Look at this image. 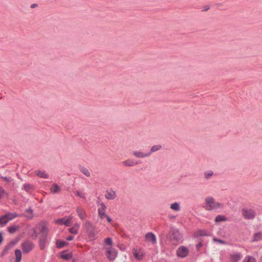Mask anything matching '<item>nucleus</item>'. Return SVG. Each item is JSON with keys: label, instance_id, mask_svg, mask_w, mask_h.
Segmentation results:
<instances>
[{"label": "nucleus", "instance_id": "c756f323", "mask_svg": "<svg viewBox=\"0 0 262 262\" xmlns=\"http://www.w3.org/2000/svg\"><path fill=\"white\" fill-rule=\"evenodd\" d=\"M18 229V226H11L8 228V231L10 233H15Z\"/></svg>", "mask_w": 262, "mask_h": 262}, {"label": "nucleus", "instance_id": "f257e3e1", "mask_svg": "<svg viewBox=\"0 0 262 262\" xmlns=\"http://www.w3.org/2000/svg\"><path fill=\"white\" fill-rule=\"evenodd\" d=\"M49 232V229L46 225H42L40 230L41 235L39 239V246L40 250H42L45 248L46 244L47 241V236Z\"/></svg>", "mask_w": 262, "mask_h": 262}, {"label": "nucleus", "instance_id": "79ce46f5", "mask_svg": "<svg viewBox=\"0 0 262 262\" xmlns=\"http://www.w3.org/2000/svg\"><path fill=\"white\" fill-rule=\"evenodd\" d=\"M5 193L4 189L2 187L0 186V199L2 198V197L4 195V194Z\"/></svg>", "mask_w": 262, "mask_h": 262}, {"label": "nucleus", "instance_id": "473e14b6", "mask_svg": "<svg viewBox=\"0 0 262 262\" xmlns=\"http://www.w3.org/2000/svg\"><path fill=\"white\" fill-rule=\"evenodd\" d=\"M213 172L212 171H210L209 172L205 171L204 172V177L205 179L209 180L210 178L213 175Z\"/></svg>", "mask_w": 262, "mask_h": 262}, {"label": "nucleus", "instance_id": "423d86ee", "mask_svg": "<svg viewBox=\"0 0 262 262\" xmlns=\"http://www.w3.org/2000/svg\"><path fill=\"white\" fill-rule=\"evenodd\" d=\"M117 255V251L112 247L106 248V256L110 260H114Z\"/></svg>", "mask_w": 262, "mask_h": 262}, {"label": "nucleus", "instance_id": "2f4dec72", "mask_svg": "<svg viewBox=\"0 0 262 262\" xmlns=\"http://www.w3.org/2000/svg\"><path fill=\"white\" fill-rule=\"evenodd\" d=\"M243 262H256L255 258L252 256H247L243 260Z\"/></svg>", "mask_w": 262, "mask_h": 262}, {"label": "nucleus", "instance_id": "c85d7f7f", "mask_svg": "<svg viewBox=\"0 0 262 262\" xmlns=\"http://www.w3.org/2000/svg\"><path fill=\"white\" fill-rule=\"evenodd\" d=\"M23 189L26 191L29 192L30 190L34 189V186L30 184H25L23 185Z\"/></svg>", "mask_w": 262, "mask_h": 262}, {"label": "nucleus", "instance_id": "f03ea898", "mask_svg": "<svg viewBox=\"0 0 262 262\" xmlns=\"http://www.w3.org/2000/svg\"><path fill=\"white\" fill-rule=\"evenodd\" d=\"M86 232L91 240L96 238L97 233L95 226L89 221H86L84 224Z\"/></svg>", "mask_w": 262, "mask_h": 262}, {"label": "nucleus", "instance_id": "5701e85b", "mask_svg": "<svg viewBox=\"0 0 262 262\" xmlns=\"http://www.w3.org/2000/svg\"><path fill=\"white\" fill-rule=\"evenodd\" d=\"M15 255L16 256L15 262H20L21 259L22 253L20 250L16 249L15 251Z\"/></svg>", "mask_w": 262, "mask_h": 262}, {"label": "nucleus", "instance_id": "e433bc0d", "mask_svg": "<svg viewBox=\"0 0 262 262\" xmlns=\"http://www.w3.org/2000/svg\"><path fill=\"white\" fill-rule=\"evenodd\" d=\"M105 243L109 246H112L113 244V241L111 237H107L104 240Z\"/></svg>", "mask_w": 262, "mask_h": 262}, {"label": "nucleus", "instance_id": "6ab92c4d", "mask_svg": "<svg viewBox=\"0 0 262 262\" xmlns=\"http://www.w3.org/2000/svg\"><path fill=\"white\" fill-rule=\"evenodd\" d=\"M20 216V215L16 213L8 212L5 214V216L7 217L9 221Z\"/></svg>", "mask_w": 262, "mask_h": 262}, {"label": "nucleus", "instance_id": "412c9836", "mask_svg": "<svg viewBox=\"0 0 262 262\" xmlns=\"http://www.w3.org/2000/svg\"><path fill=\"white\" fill-rule=\"evenodd\" d=\"M35 172L37 176H38L40 178L48 179L49 177V174L47 173H46L45 171H41L40 170H36L35 171Z\"/></svg>", "mask_w": 262, "mask_h": 262}, {"label": "nucleus", "instance_id": "a211bd4d", "mask_svg": "<svg viewBox=\"0 0 262 262\" xmlns=\"http://www.w3.org/2000/svg\"><path fill=\"white\" fill-rule=\"evenodd\" d=\"M60 190V187L56 183L53 184L50 188V191L53 193H57Z\"/></svg>", "mask_w": 262, "mask_h": 262}, {"label": "nucleus", "instance_id": "dca6fc26", "mask_svg": "<svg viewBox=\"0 0 262 262\" xmlns=\"http://www.w3.org/2000/svg\"><path fill=\"white\" fill-rule=\"evenodd\" d=\"M105 197L107 200H114L116 197V192L114 191H106L105 194Z\"/></svg>", "mask_w": 262, "mask_h": 262}, {"label": "nucleus", "instance_id": "3c124183", "mask_svg": "<svg viewBox=\"0 0 262 262\" xmlns=\"http://www.w3.org/2000/svg\"><path fill=\"white\" fill-rule=\"evenodd\" d=\"M37 6H38V5L37 4H32L31 5L30 7H31V8L33 9V8L37 7Z\"/></svg>", "mask_w": 262, "mask_h": 262}, {"label": "nucleus", "instance_id": "20e7f679", "mask_svg": "<svg viewBox=\"0 0 262 262\" xmlns=\"http://www.w3.org/2000/svg\"><path fill=\"white\" fill-rule=\"evenodd\" d=\"M242 213L243 217L246 220H253L255 218L256 213L253 209H247L243 208L242 210Z\"/></svg>", "mask_w": 262, "mask_h": 262}, {"label": "nucleus", "instance_id": "39448f33", "mask_svg": "<svg viewBox=\"0 0 262 262\" xmlns=\"http://www.w3.org/2000/svg\"><path fill=\"white\" fill-rule=\"evenodd\" d=\"M34 244L29 241H26L22 243L21 248L24 253L30 252L34 248Z\"/></svg>", "mask_w": 262, "mask_h": 262}, {"label": "nucleus", "instance_id": "603ef678", "mask_svg": "<svg viewBox=\"0 0 262 262\" xmlns=\"http://www.w3.org/2000/svg\"><path fill=\"white\" fill-rule=\"evenodd\" d=\"M3 240H4V238H3V237L2 235V233H0V245L3 242Z\"/></svg>", "mask_w": 262, "mask_h": 262}, {"label": "nucleus", "instance_id": "58836bf2", "mask_svg": "<svg viewBox=\"0 0 262 262\" xmlns=\"http://www.w3.org/2000/svg\"><path fill=\"white\" fill-rule=\"evenodd\" d=\"M221 207H222V205L221 203H219V202H216V203L215 202L214 206H213V207H212V210L214 209H217Z\"/></svg>", "mask_w": 262, "mask_h": 262}, {"label": "nucleus", "instance_id": "de8ad7c7", "mask_svg": "<svg viewBox=\"0 0 262 262\" xmlns=\"http://www.w3.org/2000/svg\"><path fill=\"white\" fill-rule=\"evenodd\" d=\"M214 240L215 241H217L220 244H225V241L221 240V239L214 238Z\"/></svg>", "mask_w": 262, "mask_h": 262}, {"label": "nucleus", "instance_id": "ea45409f", "mask_svg": "<svg viewBox=\"0 0 262 262\" xmlns=\"http://www.w3.org/2000/svg\"><path fill=\"white\" fill-rule=\"evenodd\" d=\"M1 178L3 180L6 181L7 182H10L11 181V178H8L7 177H4V176H1Z\"/></svg>", "mask_w": 262, "mask_h": 262}, {"label": "nucleus", "instance_id": "a878e982", "mask_svg": "<svg viewBox=\"0 0 262 262\" xmlns=\"http://www.w3.org/2000/svg\"><path fill=\"white\" fill-rule=\"evenodd\" d=\"M8 222V219L7 217L5 216V215L0 216V225H1V226L3 227L5 226Z\"/></svg>", "mask_w": 262, "mask_h": 262}, {"label": "nucleus", "instance_id": "9d476101", "mask_svg": "<svg viewBox=\"0 0 262 262\" xmlns=\"http://www.w3.org/2000/svg\"><path fill=\"white\" fill-rule=\"evenodd\" d=\"M145 238L147 242H150L152 244H155L157 243L156 235L152 232L147 233L145 235Z\"/></svg>", "mask_w": 262, "mask_h": 262}, {"label": "nucleus", "instance_id": "1a4fd4ad", "mask_svg": "<svg viewBox=\"0 0 262 262\" xmlns=\"http://www.w3.org/2000/svg\"><path fill=\"white\" fill-rule=\"evenodd\" d=\"M206 206H204V208L206 210H212V207L214 206L215 204L214 200L212 197H207L205 199Z\"/></svg>", "mask_w": 262, "mask_h": 262}, {"label": "nucleus", "instance_id": "393cba45", "mask_svg": "<svg viewBox=\"0 0 262 262\" xmlns=\"http://www.w3.org/2000/svg\"><path fill=\"white\" fill-rule=\"evenodd\" d=\"M170 207L172 210L176 211H180L181 209L180 204L178 202L171 204Z\"/></svg>", "mask_w": 262, "mask_h": 262}, {"label": "nucleus", "instance_id": "b1692460", "mask_svg": "<svg viewBox=\"0 0 262 262\" xmlns=\"http://www.w3.org/2000/svg\"><path fill=\"white\" fill-rule=\"evenodd\" d=\"M162 148V146L161 145H155L152 146L149 152H147V154H149V156L151 155V154L152 152H156L159 150H160Z\"/></svg>", "mask_w": 262, "mask_h": 262}, {"label": "nucleus", "instance_id": "09e8293b", "mask_svg": "<svg viewBox=\"0 0 262 262\" xmlns=\"http://www.w3.org/2000/svg\"><path fill=\"white\" fill-rule=\"evenodd\" d=\"M73 227H74L75 228L78 230V229L80 227V225L78 223H75Z\"/></svg>", "mask_w": 262, "mask_h": 262}, {"label": "nucleus", "instance_id": "5fc2aeb1", "mask_svg": "<svg viewBox=\"0 0 262 262\" xmlns=\"http://www.w3.org/2000/svg\"><path fill=\"white\" fill-rule=\"evenodd\" d=\"M6 254L5 253H4V252H2V254H1V256L2 257H3Z\"/></svg>", "mask_w": 262, "mask_h": 262}, {"label": "nucleus", "instance_id": "ddd939ff", "mask_svg": "<svg viewBox=\"0 0 262 262\" xmlns=\"http://www.w3.org/2000/svg\"><path fill=\"white\" fill-rule=\"evenodd\" d=\"M20 215L31 220L33 217V210L31 207H30L25 210V214H22Z\"/></svg>", "mask_w": 262, "mask_h": 262}, {"label": "nucleus", "instance_id": "f3484780", "mask_svg": "<svg viewBox=\"0 0 262 262\" xmlns=\"http://www.w3.org/2000/svg\"><path fill=\"white\" fill-rule=\"evenodd\" d=\"M138 164V162H135L133 160L128 159L123 162V164L124 166L132 167Z\"/></svg>", "mask_w": 262, "mask_h": 262}, {"label": "nucleus", "instance_id": "8fccbe9b", "mask_svg": "<svg viewBox=\"0 0 262 262\" xmlns=\"http://www.w3.org/2000/svg\"><path fill=\"white\" fill-rule=\"evenodd\" d=\"M74 239V236H72V235H70V236H69L67 238V239L69 241H72L73 239Z\"/></svg>", "mask_w": 262, "mask_h": 262}, {"label": "nucleus", "instance_id": "f704fd0d", "mask_svg": "<svg viewBox=\"0 0 262 262\" xmlns=\"http://www.w3.org/2000/svg\"><path fill=\"white\" fill-rule=\"evenodd\" d=\"M133 254L135 256V257L138 259V260H141L142 259L143 256L142 255H139V254L135 250H134L133 251Z\"/></svg>", "mask_w": 262, "mask_h": 262}, {"label": "nucleus", "instance_id": "4be33fe9", "mask_svg": "<svg viewBox=\"0 0 262 262\" xmlns=\"http://www.w3.org/2000/svg\"><path fill=\"white\" fill-rule=\"evenodd\" d=\"M262 239V232H256L253 235L252 242H257Z\"/></svg>", "mask_w": 262, "mask_h": 262}, {"label": "nucleus", "instance_id": "37998d69", "mask_svg": "<svg viewBox=\"0 0 262 262\" xmlns=\"http://www.w3.org/2000/svg\"><path fill=\"white\" fill-rule=\"evenodd\" d=\"M98 209H101L102 210H106V206L104 204V203H102L100 204V207L98 208Z\"/></svg>", "mask_w": 262, "mask_h": 262}, {"label": "nucleus", "instance_id": "4c0bfd02", "mask_svg": "<svg viewBox=\"0 0 262 262\" xmlns=\"http://www.w3.org/2000/svg\"><path fill=\"white\" fill-rule=\"evenodd\" d=\"M69 232L72 234H77L78 233V230L75 228L74 227H72V228H70L69 229Z\"/></svg>", "mask_w": 262, "mask_h": 262}, {"label": "nucleus", "instance_id": "c9c22d12", "mask_svg": "<svg viewBox=\"0 0 262 262\" xmlns=\"http://www.w3.org/2000/svg\"><path fill=\"white\" fill-rule=\"evenodd\" d=\"M198 235L199 236H208L209 234L206 233L205 230H199L198 231Z\"/></svg>", "mask_w": 262, "mask_h": 262}, {"label": "nucleus", "instance_id": "f8f14e48", "mask_svg": "<svg viewBox=\"0 0 262 262\" xmlns=\"http://www.w3.org/2000/svg\"><path fill=\"white\" fill-rule=\"evenodd\" d=\"M76 212L78 214V216L81 220H84L86 218V212L82 208L80 207H77L76 208Z\"/></svg>", "mask_w": 262, "mask_h": 262}, {"label": "nucleus", "instance_id": "9b49d317", "mask_svg": "<svg viewBox=\"0 0 262 262\" xmlns=\"http://www.w3.org/2000/svg\"><path fill=\"white\" fill-rule=\"evenodd\" d=\"M132 155L138 158H144L149 157V154H147V152L144 153L139 150L133 151Z\"/></svg>", "mask_w": 262, "mask_h": 262}, {"label": "nucleus", "instance_id": "a18cd8bd", "mask_svg": "<svg viewBox=\"0 0 262 262\" xmlns=\"http://www.w3.org/2000/svg\"><path fill=\"white\" fill-rule=\"evenodd\" d=\"M32 237L34 238H36L37 236H38V234L36 232V231L35 229H34V232L32 235Z\"/></svg>", "mask_w": 262, "mask_h": 262}, {"label": "nucleus", "instance_id": "c03bdc74", "mask_svg": "<svg viewBox=\"0 0 262 262\" xmlns=\"http://www.w3.org/2000/svg\"><path fill=\"white\" fill-rule=\"evenodd\" d=\"M203 246V244L200 242L196 245V249L197 250H199L200 248Z\"/></svg>", "mask_w": 262, "mask_h": 262}, {"label": "nucleus", "instance_id": "49530a36", "mask_svg": "<svg viewBox=\"0 0 262 262\" xmlns=\"http://www.w3.org/2000/svg\"><path fill=\"white\" fill-rule=\"evenodd\" d=\"M106 218V220H107V221L108 222V223H111V222L112 221V219L110 217V216H108V215H105V216Z\"/></svg>", "mask_w": 262, "mask_h": 262}, {"label": "nucleus", "instance_id": "4468645a", "mask_svg": "<svg viewBox=\"0 0 262 262\" xmlns=\"http://www.w3.org/2000/svg\"><path fill=\"white\" fill-rule=\"evenodd\" d=\"M60 258L66 260H69L72 257V253H68L67 250H64L60 252Z\"/></svg>", "mask_w": 262, "mask_h": 262}, {"label": "nucleus", "instance_id": "0eeeda50", "mask_svg": "<svg viewBox=\"0 0 262 262\" xmlns=\"http://www.w3.org/2000/svg\"><path fill=\"white\" fill-rule=\"evenodd\" d=\"M189 253L188 249L185 246H180L177 251V256L179 257L184 258L186 257Z\"/></svg>", "mask_w": 262, "mask_h": 262}, {"label": "nucleus", "instance_id": "864d4df0", "mask_svg": "<svg viewBox=\"0 0 262 262\" xmlns=\"http://www.w3.org/2000/svg\"><path fill=\"white\" fill-rule=\"evenodd\" d=\"M3 251L4 252V253H5L6 254H7L9 251H8L6 249L4 248Z\"/></svg>", "mask_w": 262, "mask_h": 262}, {"label": "nucleus", "instance_id": "6e6552de", "mask_svg": "<svg viewBox=\"0 0 262 262\" xmlns=\"http://www.w3.org/2000/svg\"><path fill=\"white\" fill-rule=\"evenodd\" d=\"M73 216H65L63 218L59 219L56 221V223L60 225H65L67 227L70 226V222Z\"/></svg>", "mask_w": 262, "mask_h": 262}, {"label": "nucleus", "instance_id": "7ed1b4c3", "mask_svg": "<svg viewBox=\"0 0 262 262\" xmlns=\"http://www.w3.org/2000/svg\"><path fill=\"white\" fill-rule=\"evenodd\" d=\"M170 240L172 242H179L181 241L182 234L180 231L176 228H172L169 232Z\"/></svg>", "mask_w": 262, "mask_h": 262}, {"label": "nucleus", "instance_id": "7c9ffc66", "mask_svg": "<svg viewBox=\"0 0 262 262\" xmlns=\"http://www.w3.org/2000/svg\"><path fill=\"white\" fill-rule=\"evenodd\" d=\"M227 221V218L223 215H218L215 219V222H221Z\"/></svg>", "mask_w": 262, "mask_h": 262}, {"label": "nucleus", "instance_id": "aec40b11", "mask_svg": "<svg viewBox=\"0 0 262 262\" xmlns=\"http://www.w3.org/2000/svg\"><path fill=\"white\" fill-rule=\"evenodd\" d=\"M69 243L67 242L57 240L56 241V247L58 249H61L64 247L66 246H67Z\"/></svg>", "mask_w": 262, "mask_h": 262}, {"label": "nucleus", "instance_id": "2eb2a0df", "mask_svg": "<svg viewBox=\"0 0 262 262\" xmlns=\"http://www.w3.org/2000/svg\"><path fill=\"white\" fill-rule=\"evenodd\" d=\"M242 255L239 252H237L231 255V261L232 262H238L242 258Z\"/></svg>", "mask_w": 262, "mask_h": 262}, {"label": "nucleus", "instance_id": "72a5a7b5", "mask_svg": "<svg viewBox=\"0 0 262 262\" xmlns=\"http://www.w3.org/2000/svg\"><path fill=\"white\" fill-rule=\"evenodd\" d=\"M98 215L101 219H103L107 214H105V210L98 209Z\"/></svg>", "mask_w": 262, "mask_h": 262}, {"label": "nucleus", "instance_id": "6e6d98bb", "mask_svg": "<svg viewBox=\"0 0 262 262\" xmlns=\"http://www.w3.org/2000/svg\"><path fill=\"white\" fill-rule=\"evenodd\" d=\"M209 9V7H206V8L205 9V10H205V11H207V10H208Z\"/></svg>", "mask_w": 262, "mask_h": 262}, {"label": "nucleus", "instance_id": "bb28decb", "mask_svg": "<svg viewBox=\"0 0 262 262\" xmlns=\"http://www.w3.org/2000/svg\"><path fill=\"white\" fill-rule=\"evenodd\" d=\"M80 170L83 174H84L86 177H89L91 175L89 170L84 167H80Z\"/></svg>", "mask_w": 262, "mask_h": 262}, {"label": "nucleus", "instance_id": "a19ab883", "mask_svg": "<svg viewBox=\"0 0 262 262\" xmlns=\"http://www.w3.org/2000/svg\"><path fill=\"white\" fill-rule=\"evenodd\" d=\"M76 194H77V195L78 196H79V197H80L81 198H83V199H85V196L84 194H83L82 192H81L79 191H77Z\"/></svg>", "mask_w": 262, "mask_h": 262}, {"label": "nucleus", "instance_id": "cd10ccee", "mask_svg": "<svg viewBox=\"0 0 262 262\" xmlns=\"http://www.w3.org/2000/svg\"><path fill=\"white\" fill-rule=\"evenodd\" d=\"M17 241H12L10 243H9L8 244H7L5 247V248L8 251H9L11 250L12 247L17 243Z\"/></svg>", "mask_w": 262, "mask_h": 262}]
</instances>
